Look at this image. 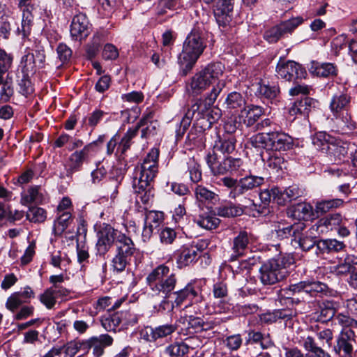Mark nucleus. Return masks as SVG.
<instances>
[{
    "label": "nucleus",
    "instance_id": "1",
    "mask_svg": "<svg viewBox=\"0 0 357 357\" xmlns=\"http://www.w3.org/2000/svg\"><path fill=\"white\" fill-rule=\"evenodd\" d=\"M293 146L292 138L283 132L259 133L250 138L245 146V155L262 156L264 151H287Z\"/></svg>",
    "mask_w": 357,
    "mask_h": 357
},
{
    "label": "nucleus",
    "instance_id": "2",
    "mask_svg": "<svg viewBox=\"0 0 357 357\" xmlns=\"http://www.w3.org/2000/svg\"><path fill=\"white\" fill-rule=\"evenodd\" d=\"M206 47L203 31L199 27L193 28L186 37L182 52L178 56V63L184 75L192 69Z\"/></svg>",
    "mask_w": 357,
    "mask_h": 357
},
{
    "label": "nucleus",
    "instance_id": "3",
    "mask_svg": "<svg viewBox=\"0 0 357 357\" xmlns=\"http://www.w3.org/2000/svg\"><path fill=\"white\" fill-rule=\"evenodd\" d=\"M225 67L220 62H213L207 64L191 78L188 91L193 96H198L211 86L212 89L221 85V91L225 84L220 80L223 75Z\"/></svg>",
    "mask_w": 357,
    "mask_h": 357
},
{
    "label": "nucleus",
    "instance_id": "4",
    "mask_svg": "<svg viewBox=\"0 0 357 357\" xmlns=\"http://www.w3.org/2000/svg\"><path fill=\"white\" fill-rule=\"evenodd\" d=\"M294 263L289 255H280L265 261L259 270V278L264 285H273L289 274V268Z\"/></svg>",
    "mask_w": 357,
    "mask_h": 357
},
{
    "label": "nucleus",
    "instance_id": "5",
    "mask_svg": "<svg viewBox=\"0 0 357 357\" xmlns=\"http://www.w3.org/2000/svg\"><path fill=\"white\" fill-rule=\"evenodd\" d=\"M169 267L159 265L146 277V283L150 287L149 295L156 301L160 295L170 296L174 290L177 279L174 273H169Z\"/></svg>",
    "mask_w": 357,
    "mask_h": 357
},
{
    "label": "nucleus",
    "instance_id": "6",
    "mask_svg": "<svg viewBox=\"0 0 357 357\" xmlns=\"http://www.w3.org/2000/svg\"><path fill=\"white\" fill-rule=\"evenodd\" d=\"M221 85L212 89L210 93H207L205 99H197L187 111L181 121V127L184 132L190 126L191 120L200 119L209 120L210 109L216 100L221 92Z\"/></svg>",
    "mask_w": 357,
    "mask_h": 357
},
{
    "label": "nucleus",
    "instance_id": "7",
    "mask_svg": "<svg viewBox=\"0 0 357 357\" xmlns=\"http://www.w3.org/2000/svg\"><path fill=\"white\" fill-rule=\"evenodd\" d=\"M158 158H144L141 165V172L137 183H134L135 190L137 193L146 190L150 183L158 173Z\"/></svg>",
    "mask_w": 357,
    "mask_h": 357
},
{
    "label": "nucleus",
    "instance_id": "8",
    "mask_svg": "<svg viewBox=\"0 0 357 357\" xmlns=\"http://www.w3.org/2000/svg\"><path fill=\"white\" fill-rule=\"evenodd\" d=\"M303 18L293 17L267 29L264 33V38L270 43L278 41L287 33H291L303 23Z\"/></svg>",
    "mask_w": 357,
    "mask_h": 357
},
{
    "label": "nucleus",
    "instance_id": "9",
    "mask_svg": "<svg viewBox=\"0 0 357 357\" xmlns=\"http://www.w3.org/2000/svg\"><path fill=\"white\" fill-rule=\"evenodd\" d=\"M278 77L287 81L301 79L305 77L306 71L299 63L294 61L280 59L276 66Z\"/></svg>",
    "mask_w": 357,
    "mask_h": 357
},
{
    "label": "nucleus",
    "instance_id": "10",
    "mask_svg": "<svg viewBox=\"0 0 357 357\" xmlns=\"http://www.w3.org/2000/svg\"><path fill=\"white\" fill-rule=\"evenodd\" d=\"M207 163L214 174L236 171L242 165L240 158H207Z\"/></svg>",
    "mask_w": 357,
    "mask_h": 357
},
{
    "label": "nucleus",
    "instance_id": "11",
    "mask_svg": "<svg viewBox=\"0 0 357 357\" xmlns=\"http://www.w3.org/2000/svg\"><path fill=\"white\" fill-rule=\"evenodd\" d=\"M335 351L343 357H351L354 345L356 344V335L351 328H342L337 337Z\"/></svg>",
    "mask_w": 357,
    "mask_h": 357
},
{
    "label": "nucleus",
    "instance_id": "12",
    "mask_svg": "<svg viewBox=\"0 0 357 357\" xmlns=\"http://www.w3.org/2000/svg\"><path fill=\"white\" fill-rule=\"evenodd\" d=\"M91 29V24L87 16L79 13L72 19L70 28V36L73 40H82L90 34Z\"/></svg>",
    "mask_w": 357,
    "mask_h": 357
},
{
    "label": "nucleus",
    "instance_id": "13",
    "mask_svg": "<svg viewBox=\"0 0 357 357\" xmlns=\"http://www.w3.org/2000/svg\"><path fill=\"white\" fill-rule=\"evenodd\" d=\"M132 132H126L124 136L121 138L118 133H116L107 144V154L121 156L130 149L132 142Z\"/></svg>",
    "mask_w": 357,
    "mask_h": 357
},
{
    "label": "nucleus",
    "instance_id": "14",
    "mask_svg": "<svg viewBox=\"0 0 357 357\" xmlns=\"http://www.w3.org/2000/svg\"><path fill=\"white\" fill-rule=\"evenodd\" d=\"M234 0H218L213 8V13L220 26L225 27L231 20Z\"/></svg>",
    "mask_w": 357,
    "mask_h": 357
},
{
    "label": "nucleus",
    "instance_id": "15",
    "mask_svg": "<svg viewBox=\"0 0 357 357\" xmlns=\"http://www.w3.org/2000/svg\"><path fill=\"white\" fill-rule=\"evenodd\" d=\"M33 0H19L18 6L22 12L21 28H17L18 34L26 37L31 32V27L33 22V15L30 14L27 8H34Z\"/></svg>",
    "mask_w": 357,
    "mask_h": 357
},
{
    "label": "nucleus",
    "instance_id": "16",
    "mask_svg": "<svg viewBox=\"0 0 357 357\" xmlns=\"http://www.w3.org/2000/svg\"><path fill=\"white\" fill-rule=\"evenodd\" d=\"M251 239L252 234L246 230H241L237 234L232 241L231 250L233 253L231 256V260H235L244 254Z\"/></svg>",
    "mask_w": 357,
    "mask_h": 357
},
{
    "label": "nucleus",
    "instance_id": "17",
    "mask_svg": "<svg viewBox=\"0 0 357 357\" xmlns=\"http://www.w3.org/2000/svg\"><path fill=\"white\" fill-rule=\"evenodd\" d=\"M351 97L344 91L334 94L330 102V109L334 116H339L341 112L348 111L350 105Z\"/></svg>",
    "mask_w": 357,
    "mask_h": 357
},
{
    "label": "nucleus",
    "instance_id": "18",
    "mask_svg": "<svg viewBox=\"0 0 357 357\" xmlns=\"http://www.w3.org/2000/svg\"><path fill=\"white\" fill-rule=\"evenodd\" d=\"M264 109L261 107L250 105L243 107L238 115L243 124L247 127L253 126L263 115Z\"/></svg>",
    "mask_w": 357,
    "mask_h": 357
},
{
    "label": "nucleus",
    "instance_id": "19",
    "mask_svg": "<svg viewBox=\"0 0 357 357\" xmlns=\"http://www.w3.org/2000/svg\"><path fill=\"white\" fill-rule=\"evenodd\" d=\"M113 338L108 334L100 335L97 337H92L86 341L83 344L88 348L93 349V353L96 356H100L106 347L112 345Z\"/></svg>",
    "mask_w": 357,
    "mask_h": 357
},
{
    "label": "nucleus",
    "instance_id": "20",
    "mask_svg": "<svg viewBox=\"0 0 357 357\" xmlns=\"http://www.w3.org/2000/svg\"><path fill=\"white\" fill-rule=\"evenodd\" d=\"M287 215L289 218L296 220H309L312 218L313 211L310 204L301 202L293 205L287 210Z\"/></svg>",
    "mask_w": 357,
    "mask_h": 357
},
{
    "label": "nucleus",
    "instance_id": "21",
    "mask_svg": "<svg viewBox=\"0 0 357 357\" xmlns=\"http://www.w3.org/2000/svg\"><path fill=\"white\" fill-rule=\"evenodd\" d=\"M255 93L261 98L272 101L280 93V89L275 84H270L268 81L261 80L255 86Z\"/></svg>",
    "mask_w": 357,
    "mask_h": 357
},
{
    "label": "nucleus",
    "instance_id": "22",
    "mask_svg": "<svg viewBox=\"0 0 357 357\" xmlns=\"http://www.w3.org/2000/svg\"><path fill=\"white\" fill-rule=\"evenodd\" d=\"M314 149L322 153H327L335 146V139L325 132H319L312 137Z\"/></svg>",
    "mask_w": 357,
    "mask_h": 357
},
{
    "label": "nucleus",
    "instance_id": "23",
    "mask_svg": "<svg viewBox=\"0 0 357 357\" xmlns=\"http://www.w3.org/2000/svg\"><path fill=\"white\" fill-rule=\"evenodd\" d=\"M317 101L314 99L305 97L301 100H296L289 109L291 115H301L303 116H308L312 109L315 108Z\"/></svg>",
    "mask_w": 357,
    "mask_h": 357
},
{
    "label": "nucleus",
    "instance_id": "24",
    "mask_svg": "<svg viewBox=\"0 0 357 357\" xmlns=\"http://www.w3.org/2000/svg\"><path fill=\"white\" fill-rule=\"evenodd\" d=\"M116 248L117 252L130 259L139 252L132 240L125 234L119 236Z\"/></svg>",
    "mask_w": 357,
    "mask_h": 357
},
{
    "label": "nucleus",
    "instance_id": "25",
    "mask_svg": "<svg viewBox=\"0 0 357 357\" xmlns=\"http://www.w3.org/2000/svg\"><path fill=\"white\" fill-rule=\"evenodd\" d=\"M176 330V326L174 324L161 325L154 328L149 327L146 329V334L147 335L146 339L149 342H153L159 338H162L171 335Z\"/></svg>",
    "mask_w": 357,
    "mask_h": 357
},
{
    "label": "nucleus",
    "instance_id": "26",
    "mask_svg": "<svg viewBox=\"0 0 357 357\" xmlns=\"http://www.w3.org/2000/svg\"><path fill=\"white\" fill-rule=\"evenodd\" d=\"M174 303L176 307L181 306L185 301H192L197 298L198 292L191 284H188L185 288L175 291L174 294Z\"/></svg>",
    "mask_w": 357,
    "mask_h": 357
},
{
    "label": "nucleus",
    "instance_id": "27",
    "mask_svg": "<svg viewBox=\"0 0 357 357\" xmlns=\"http://www.w3.org/2000/svg\"><path fill=\"white\" fill-rule=\"evenodd\" d=\"M264 178L261 176H249L239 180V187L234 194L241 195L245 192L260 186L264 183Z\"/></svg>",
    "mask_w": 357,
    "mask_h": 357
},
{
    "label": "nucleus",
    "instance_id": "28",
    "mask_svg": "<svg viewBox=\"0 0 357 357\" xmlns=\"http://www.w3.org/2000/svg\"><path fill=\"white\" fill-rule=\"evenodd\" d=\"M337 310V304L333 301L324 300L319 304L318 320L326 322L334 317Z\"/></svg>",
    "mask_w": 357,
    "mask_h": 357
},
{
    "label": "nucleus",
    "instance_id": "29",
    "mask_svg": "<svg viewBox=\"0 0 357 357\" xmlns=\"http://www.w3.org/2000/svg\"><path fill=\"white\" fill-rule=\"evenodd\" d=\"M305 228V225L303 222H299L287 227L278 226L275 232L277 236L280 239L287 238L291 236L294 238V241H296L298 233L301 232Z\"/></svg>",
    "mask_w": 357,
    "mask_h": 357
},
{
    "label": "nucleus",
    "instance_id": "30",
    "mask_svg": "<svg viewBox=\"0 0 357 357\" xmlns=\"http://www.w3.org/2000/svg\"><path fill=\"white\" fill-rule=\"evenodd\" d=\"M344 248L345 244L343 241L332 238L320 240L317 243V249L323 253L337 252Z\"/></svg>",
    "mask_w": 357,
    "mask_h": 357
},
{
    "label": "nucleus",
    "instance_id": "31",
    "mask_svg": "<svg viewBox=\"0 0 357 357\" xmlns=\"http://www.w3.org/2000/svg\"><path fill=\"white\" fill-rule=\"evenodd\" d=\"M181 6V0H159L157 6V14L158 15H167L172 17L174 11Z\"/></svg>",
    "mask_w": 357,
    "mask_h": 357
},
{
    "label": "nucleus",
    "instance_id": "32",
    "mask_svg": "<svg viewBox=\"0 0 357 357\" xmlns=\"http://www.w3.org/2000/svg\"><path fill=\"white\" fill-rule=\"evenodd\" d=\"M199 249L194 245L184 247L181 251L177 262L180 266H185L195 261L197 257Z\"/></svg>",
    "mask_w": 357,
    "mask_h": 357
},
{
    "label": "nucleus",
    "instance_id": "33",
    "mask_svg": "<svg viewBox=\"0 0 357 357\" xmlns=\"http://www.w3.org/2000/svg\"><path fill=\"white\" fill-rule=\"evenodd\" d=\"M22 200L24 204H42L45 200V195L41 188L36 185L28 189Z\"/></svg>",
    "mask_w": 357,
    "mask_h": 357
},
{
    "label": "nucleus",
    "instance_id": "34",
    "mask_svg": "<svg viewBox=\"0 0 357 357\" xmlns=\"http://www.w3.org/2000/svg\"><path fill=\"white\" fill-rule=\"evenodd\" d=\"M303 347L305 351L313 354L314 357H331L330 354L321 346H318L314 338L311 336L308 335L303 338Z\"/></svg>",
    "mask_w": 357,
    "mask_h": 357
},
{
    "label": "nucleus",
    "instance_id": "35",
    "mask_svg": "<svg viewBox=\"0 0 357 357\" xmlns=\"http://www.w3.org/2000/svg\"><path fill=\"white\" fill-rule=\"evenodd\" d=\"M195 222L200 227L211 230L217 228L220 221L214 215L205 213L196 218Z\"/></svg>",
    "mask_w": 357,
    "mask_h": 357
},
{
    "label": "nucleus",
    "instance_id": "36",
    "mask_svg": "<svg viewBox=\"0 0 357 357\" xmlns=\"http://www.w3.org/2000/svg\"><path fill=\"white\" fill-rule=\"evenodd\" d=\"M72 215L69 211L61 213L54 221L53 230L56 235H61L72 222Z\"/></svg>",
    "mask_w": 357,
    "mask_h": 357
},
{
    "label": "nucleus",
    "instance_id": "37",
    "mask_svg": "<svg viewBox=\"0 0 357 357\" xmlns=\"http://www.w3.org/2000/svg\"><path fill=\"white\" fill-rule=\"evenodd\" d=\"M218 215L225 218L239 216L243 213V208L231 203H228L216 208Z\"/></svg>",
    "mask_w": 357,
    "mask_h": 357
},
{
    "label": "nucleus",
    "instance_id": "38",
    "mask_svg": "<svg viewBox=\"0 0 357 357\" xmlns=\"http://www.w3.org/2000/svg\"><path fill=\"white\" fill-rule=\"evenodd\" d=\"M280 189L277 187L271 189H266L259 194L261 201L264 204H268L271 200L275 202L279 205H284V199L279 197Z\"/></svg>",
    "mask_w": 357,
    "mask_h": 357
},
{
    "label": "nucleus",
    "instance_id": "39",
    "mask_svg": "<svg viewBox=\"0 0 357 357\" xmlns=\"http://www.w3.org/2000/svg\"><path fill=\"white\" fill-rule=\"evenodd\" d=\"M235 150V144L233 140H218L213 146V153L215 156L218 155H229Z\"/></svg>",
    "mask_w": 357,
    "mask_h": 357
},
{
    "label": "nucleus",
    "instance_id": "40",
    "mask_svg": "<svg viewBox=\"0 0 357 357\" xmlns=\"http://www.w3.org/2000/svg\"><path fill=\"white\" fill-rule=\"evenodd\" d=\"M105 114L106 113L102 110H94L83 118L82 121V126L86 128L90 127L93 130Z\"/></svg>",
    "mask_w": 357,
    "mask_h": 357
},
{
    "label": "nucleus",
    "instance_id": "41",
    "mask_svg": "<svg viewBox=\"0 0 357 357\" xmlns=\"http://www.w3.org/2000/svg\"><path fill=\"white\" fill-rule=\"evenodd\" d=\"M190 347L185 342H175L165 349V353L172 357H181L189 352Z\"/></svg>",
    "mask_w": 357,
    "mask_h": 357
},
{
    "label": "nucleus",
    "instance_id": "42",
    "mask_svg": "<svg viewBox=\"0 0 357 357\" xmlns=\"http://www.w3.org/2000/svg\"><path fill=\"white\" fill-rule=\"evenodd\" d=\"M329 293L328 287L321 282H309L307 296L310 297L322 296Z\"/></svg>",
    "mask_w": 357,
    "mask_h": 357
},
{
    "label": "nucleus",
    "instance_id": "43",
    "mask_svg": "<svg viewBox=\"0 0 357 357\" xmlns=\"http://www.w3.org/2000/svg\"><path fill=\"white\" fill-rule=\"evenodd\" d=\"M119 235H123V233L116 229H114L109 225L103 227L98 234V236L101 237L105 241H108L111 244L115 243V245H116Z\"/></svg>",
    "mask_w": 357,
    "mask_h": 357
},
{
    "label": "nucleus",
    "instance_id": "44",
    "mask_svg": "<svg viewBox=\"0 0 357 357\" xmlns=\"http://www.w3.org/2000/svg\"><path fill=\"white\" fill-rule=\"evenodd\" d=\"M0 85H1L0 90V102H8L14 94L13 82L8 78L4 80L2 77V82L0 83Z\"/></svg>",
    "mask_w": 357,
    "mask_h": 357
},
{
    "label": "nucleus",
    "instance_id": "45",
    "mask_svg": "<svg viewBox=\"0 0 357 357\" xmlns=\"http://www.w3.org/2000/svg\"><path fill=\"white\" fill-rule=\"evenodd\" d=\"M225 104L227 109H241L245 105V100L240 93L231 92L228 94Z\"/></svg>",
    "mask_w": 357,
    "mask_h": 357
},
{
    "label": "nucleus",
    "instance_id": "46",
    "mask_svg": "<svg viewBox=\"0 0 357 357\" xmlns=\"http://www.w3.org/2000/svg\"><path fill=\"white\" fill-rule=\"evenodd\" d=\"M188 329H192L193 331H190V333H198L202 331H206L213 328V325L209 323H205L201 318L199 317H190L188 320Z\"/></svg>",
    "mask_w": 357,
    "mask_h": 357
},
{
    "label": "nucleus",
    "instance_id": "47",
    "mask_svg": "<svg viewBox=\"0 0 357 357\" xmlns=\"http://www.w3.org/2000/svg\"><path fill=\"white\" fill-rule=\"evenodd\" d=\"M225 131L228 134L242 135L243 123L238 119V116L230 119L224 125Z\"/></svg>",
    "mask_w": 357,
    "mask_h": 357
},
{
    "label": "nucleus",
    "instance_id": "48",
    "mask_svg": "<svg viewBox=\"0 0 357 357\" xmlns=\"http://www.w3.org/2000/svg\"><path fill=\"white\" fill-rule=\"evenodd\" d=\"M303 195V191L296 185H291L284 190H280L279 197L284 199V205L291 200L296 199Z\"/></svg>",
    "mask_w": 357,
    "mask_h": 357
},
{
    "label": "nucleus",
    "instance_id": "49",
    "mask_svg": "<svg viewBox=\"0 0 357 357\" xmlns=\"http://www.w3.org/2000/svg\"><path fill=\"white\" fill-rule=\"evenodd\" d=\"M26 218L33 222H43L47 218V213L42 208L31 207L26 213Z\"/></svg>",
    "mask_w": 357,
    "mask_h": 357
},
{
    "label": "nucleus",
    "instance_id": "50",
    "mask_svg": "<svg viewBox=\"0 0 357 357\" xmlns=\"http://www.w3.org/2000/svg\"><path fill=\"white\" fill-rule=\"evenodd\" d=\"M121 323V318L118 314L102 317L101 324L107 331H115Z\"/></svg>",
    "mask_w": 357,
    "mask_h": 357
},
{
    "label": "nucleus",
    "instance_id": "51",
    "mask_svg": "<svg viewBox=\"0 0 357 357\" xmlns=\"http://www.w3.org/2000/svg\"><path fill=\"white\" fill-rule=\"evenodd\" d=\"M342 204L343 201L341 199L323 201L317 203L316 206V212L317 213L323 214L326 213L331 208L339 207Z\"/></svg>",
    "mask_w": 357,
    "mask_h": 357
},
{
    "label": "nucleus",
    "instance_id": "52",
    "mask_svg": "<svg viewBox=\"0 0 357 357\" xmlns=\"http://www.w3.org/2000/svg\"><path fill=\"white\" fill-rule=\"evenodd\" d=\"M13 56L11 54L0 48V83L2 82V76L11 67Z\"/></svg>",
    "mask_w": 357,
    "mask_h": 357
},
{
    "label": "nucleus",
    "instance_id": "53",
    "mask_svg": "<svg viewBox=\"0 0 357 357\" xmlns=\"http://www.w3.org/2000/svg\"><path fill=\"white\" fill-rule=\"evenodd\" d=\"M116 255L113 258L112 263L114 271L120 273L123 271L127 265L130 264V259L125 255H121L116 251Z\"/></svg>",
    "mask_w": 357,
    "mask_h": 357
},
{
    "label": "nucleus",
    "instance_id": "54",
    "mask_svg": "<svg viewBox=\"0 0 357 357\" xmlns=\"http://www.w3.org/2000/svg\"><path fill=\"white\" fill-rule=\"evenodd\" d=\"M331 271L337 276L347 275L354 271L346 257L342 261L331 267Z\"/></svg>",
    "mask_w": 357,
    "mask_h": 357
},
{
    "label": "nucleus",
    "instance_id": "55",
    "mask_svg": "<svg viewBox=\"0 0 357 357\" xmlns=\"http://www.w3.org/2000/svg\"><path fill=\"white\" fill-rule=\"evenodd\" d=\"M335 118L337 119L338 126L342 130H351L355 128V123L352 121L351 116L348 113V111H345L344 113L341 112L340 115L339 116H335Z\"/></svg>",
    "mask_w": 357,
    "mask_h": 357
},
{
    "label": "nucleus",
    "instance_id": "56",
    "mask_svg": "<svg viewBox=\"0 0 357 357\" xmlns=\"http://www.w3.org/2000/svg\"><path fill=\"white\" fill-rule=\"evenodd\" d=\"M335 321L340 325L342 328H357V321L351 318L349 315L339 313L335 317Z\"/></svg>",
    "mask_w": 357,
    "mask_h": 357
},
{
    "label": "nucleus",
    "instance_id": "57",
    "mask_svg": "<svg viewBox=\"0 0 357 357\" xmlns=\"http://www.w3.org/2000/svg\"><path fill=\"white\" fill-rule=\"evenodd\" d=\"M40 302L48 309H52L56 304V296L53 291V288L47 289L43 294L40 296Z\"/></svg>",
    "mask_w": 357,
    "mask_h": 357
},
{
    "label": "nucleus",
    "instance_id": "58",
    "mask_svg": "<svg viewBox=\"0 0 357 357\" xmlns=\"http://www.w3.org/2000/svg\"><path fill=\"white\" fill-rule=\"evenodd\" d=\"M170 296L160 295L162 299L158 305H154L153 307L155 310L158 312H172L176 306L174 305V301H170L168 298Z\"/></svg>",
    "mask_w": 357,
    "mask_h": 357
},
{
    "label": "nucleus",
    "instance_id": "59",
    "mask_svg": "<svg viewBox=\"0 0 357 357\" xmlns=\"http://www.w3.org/2000/svg\"><path fill=\"white\" fill-rule=\"evenodd\" d=\"M220 182L222 185L227 188L230 189V192L229 193V197L231 199H236L239 195L234 194L236 190L239 187V180L233 178L231 177L225 176L220 179Z\"/></svg>",
    "mask_w": 357,
    "mask_h": 357
},
{
    "label": "nucleus",
    "instance_id": "60",
    "mask_svg": "<svg viewBox=\"0 0 357 357\" xmlns=\"http://www.w3.org/2000/svg\"><path fill=\"white\" fill-rule=\"evenodd\" d=\"M195 195L197 199L200 201H211L215 199L217 195L208 190L205 187L199 185L195 189Z\"/></svg>",
    "mask_w": 357,
    "mask_h": 357
},
{
    "label": "nucleus",
    "instance_id": "61",
    "mask_svg": "<svg viewBox=\"0 0 357 357\" xmlns=\"http://www.w3.org/2000/svg\"><path fill=\"white\" fill-rule=\"evenodd\" d=\"M164 220V214L160 211H149L146 213L145 221L146 224L153 225L154 227H159Z\"/></svg>",
    "mask_w": 357,
    "mask_h": 357
},
{
    "label": "nucleus",
    "instance_id": "62",
    "mask_svg": "<svg viewBox=\"0 0 357 357\" xmlns=\"http://www.w3.org/2000/svg\"><path fill=\"white\" fill-rule=\"evenodd\" d=\"M296 241H298L300 247L303 251L310 250L311 248H314V245L317 246V243L313 237L309 236H301V232L298 233V236H297Z\"/></svg>",
    "mask_w": 357,
    "mask_h": 357
},
{
    "label": "nucleus",
    "instance_id": "63",
    "mask_svg": "<svg viewBox=\"0 0 357 357\" xmlns=\"http://www.w3.org/2000/svg\"><path fill=\"white\" fill-rule=\"evenodd\" d=\"M317 75L321 77H329L336 75V67L331 63H322L316 68Z\"/></svg>",
    "mask_w": 357,
    "mask_h": 357
},
{
    "label": "nucleus",
    "instance_id": "64",
    "mask_svg": "<svg viewBox=\"0 0 357 357\" xmlns=\"http://www.w3.org/2000/svg\"><path fill=\"white\" fill-rule=\"evenodd\" d=\"M24 303H26V301L20 298L18 293H13L8 298L6 307L8 310L15 312Z\"/></svg>",
    "mask_w": 357,
    "mask_h": 357
}]
</instances>
